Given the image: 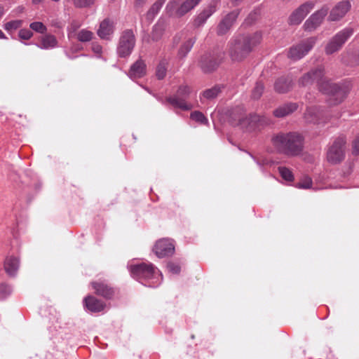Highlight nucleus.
<instances>
[{"mask_svg":"<svg viewBox=\"0 0 359 359\" xmlns=\"http://www.w3.org/2000/svg\"><path fill=\"white\" fill-rule=\"evenodd\" d=\"M324 75V68L323 67L311 70L299 79V85L302 86H309L314 82H316L319 90L330 95V102L334 104L341 102L348 94V88L332 83Z\"/></svg>","mask_w":359,"mask_h":359,"instance_id":"1","label":"nucleus"},{"mask_svg":"<svg viewBox=\"0 0 359 359\" xmlns=\"http://www.w3.org/2000/svg\"><path fill=\"white\" fill-rule=\"evenodd\" d=\"M261 40L262 35L259 32L238 36L230 44L229 54L231 59L234 61L242 60Z\"/></svg>","mask_w":359,"mask_h":359,"instance_id":"2","label":"nucleus"},{"mask_svg":"<svg viewBox=\"0 0 359 359\" xmlns=\"http://www.w3.org/2000/svg\"><path fill=\"white\" fill-rule=\"evenodd\" d=\"M274 147L288 156L299 155L303 149V137L296 133H280L272 138Z\"/></svg>","mask_w":359,"mask_h":359,"instance_id":"3","label":"nucleus"},{"mask_svg":"<svg viewBox=\"0 0 359 359\" xmlns=\"http://www.w3.org/2000/svg\"><path fill=\"white\" fill-rule=\"evenodd\" d=\"M354 29L351 27H345L337 33L327 43L325 50L327 55H331L338 51L346 41L353 35Z\"/></svg>","mask_w":359,"mask_h":359,"instance_id":"4","label":"nucleus"},{"mask_svg":"<svg viewBox=\"0 0 359 359\" xmlns=\"http://www.w3.org/2000/svg\"><path fill=\"white\" fill-rule=\"evenodd\" d=\"M191 93L190 87L187 85H182L179 87L176 94L174 96L167 98V101L175 108H179L184 111L190 110L193 105L187 102V98Z\"/></svg>","mask_w":359,"mask_h":359,"instance_id":"5","label":"nucleus"},{"mask_svg":"<svg viewBox=\"0 0 359 359\" xmlns=\"http://www.w3.org/2000/svg\"><path fill=\"white\" fill-rule=\"evenodd\" d=\"M346 140L343 137L337 138L327 152V159L332 164L340 163L345 157Z\"/></svg>","mask_w":359,"mask_h":359,"instance_id":"6","label":"nucleus"},{"mask_svg":"<svg viewBox=\"0 0 359 359\" xmlns=\"http://www.w3.org/2000/svg\"><path fill=\"white\" fill-rule=\"evenodd\" d=\"M316 4V1H308L301 4L290 15L288 24L298 25L302 23L306 16L314 8Z\"/></svg>","mask_w":359,"mask_h":359,"instance_id":"7","label":"nucleus"},{"mask_svg":"<svg viewBox=\"0 0 359 359\" xmlns=\"http://www.w3.org/2000/svg\"><path fill=\"white\" fill-rule=\"evenodd\" d=\"M316 41V37H310L292 46L290 49L288 57L294 60L302 59L313 48Z\"/></svg>","mask_w":359,"mask_h":359,"instance_id":"8","label":"nucleus"},{"mask_svg":"<svg viewBox=\"0 0 359 359\" xmlns=\"http://www.w3.org/2000/svg\"><path fill=\"white\" fill-rule=\"evenodd\" d=\"M329 9L328 6L325 5L311 14L304 23V29L308 32L315 31L322 24L325 17L327 15Z\"/></svg>","mask_w":359,"mask_h":359,"instance_id":"9","label":"nucleus"},{"mask_svg":"<svg viewBox=\"0 0 359 359\" xmlns=\"http://www.w3.org/2000/svg\"><path fill=\"white\" fill-rule=\"evenodd\" d=\"M156 270L157 269L151 263H141L130 266L131 275L137 280L150 279Z\"/></svg>","mask_w":359,"mask_h":359,"instance_id":"10","label":"nucleus"},{"mask_svg":"<svg viewBox=\"0 0 359 359\" xmlns=\"http://www.w3.org/2000/svg\"><path fill=\"white\" fill-rule=\"evenodd\" d=\"M135 44V35L132 30L125 31L120 38L117 53L120 57L129 55Z\"/></svg>","mask_w":359,"mask_h":359,"instance_id":"11","label":"nucleus"},{"mask_svg":"<svg viewBox=\"0 0 359 359\" xmlns=\"http://www.w3.org/2000/svg\"><path fill=\"white\" fill-rule=\"evenodd\" d=\"M153 251L159 258L171 256L175 252V246L172 240L161 238L155 243Z\"/></svg>","mask_w":359,"mask_h":359,"instance_id":"12","label":"nucleus"},{"mask_svg":"<svg viewBox=\"0 0 359 359\" xmlns=\"http://www.w3.org/2000/svg\"><path fill=\"white\" fill-rule=\"evenodd\" d=\"M351 8V2L344 0L337 3L330 11L328 16L330 21H339L344 18Z\"/></svg>","mask_w":359,"mask_h":359,"instance_id":"13","label":"nucleus"},{"mask_svg":"<svg viewBox=\"0 0 359 359\" xmlns=\"http://www.w3.org/2000/svg\"><path fill=\"white\" fill-rule=\"evenodd\" d=\"M90 284L97 295L110 299L115 294L114 289L104 280L93 281Z\"/></svg>","mask_w":359,"mask_h":359,"instance_id":"14","label":"nucleus"},{"mask_svg":"<svg viewBox=\"0 0 359 359\" xmlns=\"http://www.w3.org/2000/svg\"><path fill=\"white\" fill-rule=\"evenodd\" d=\"M219 0H212V1L201 12L194 20V25L201 27L203 25L207 20L216 11L217 6Z\"/></svg>","mask_w":359,"mask_h":359,"instance_id":"15","label":"nucleus"},{"mask_svg":"<svg viewBox=\"0 0 359 359\" xmlns=\"http://www.w3.org/2000/svg\"><path fill=\"white\" fill-rule=\"evenodd\" d=\"M114 31V23L109 18L104 19L100 24L97 31L98 36L104 40H110Z\"/></svg>","mask_w":359,"mask_h":359,"instance_id":"16","label":"nucleus"},{"mask_svg":"<svg viewBox=\"0 0 359 359\" xmlns=\"http://www.w3.org/2000/svg\"><path fill=\"white\" fill-rule=\"evenodd\" d=\"M238 13V11H233L227 14L218 25L217 34L219 35L226 34L236 21Z\"/></svg>","mask_w":359,"mask_h":359,"instance_id":"17","label":"nucleus"},{"mask_svg":"<svg viewBox=\"0 0 359 359\" xmlns=\"http://www.w3.org/2000/svg\"><path fill=\"white\" fill-rule=\"evenodd\" d=\"M147 73V66L144 60L139 59L131 65L128 72V76L132 79L143 77Z\"/></svg>","mask_w":359,"mask_h":359,"instance_id":"18","label":"nucleus"},{"mask_svg":"<svg viewBox=\"0 0 359 359\" xmlns=\"http://www.w3.org/2000/svg\"><path fill=\"white\" fill-rule=\"evenodd\" d=\"M260 121V117L256 114H250L249 116L239 120L238 125L245 131H252L256 129Z\"/></svg>","mask_w":359,"mask_h":359,"instance_id":"19","label":"nucleus"},{"mask_svg":"<svg viewBox=\"0 0 359 359\" xmlns=\"http://www.w3.org/2000/svg\"><path fill=\"white\" fill-rule=\"evenodd\" d=\"M323 114L324 112L317 107H308L304 114V118L308 122L320 123L324 122Z\"/></svg>","mask_w":359,"mask_h":359,"instance_id":"20","label":"nucleus"},{"mask_svg":"<svg viewBox=\"0 0 359 359\" xmlns=\"http://www.w3.org/2000/svg\"><path fill=\"white\" fill-rule=\"evenodd\" d=\"M84 304L88 310L95 313L102 311L105 307V304L102 301L91 295L84 299Z\"/></svg>","mask_w":359,"mask_h":359,"instance_id":"21","label":"nucleus"},{"mask_svg":"<svg viewBox=\"0 0 359 359\" xmlns=\"http://www.w3.org/2000/svg\"><path fill=\"white\" fill-rule=\"evenodd\" d=\"M4 269L10 276H14L20 266V260L14 256H8L4 261Z\"/></svg>","mask_w":359,"mask_h":359,"instance_id":"22","label":"nucleus"},{"mask_svg":"<svg viewBox=\"0 0 359 359\" xmlns=\"http://www.w3.org/2000/svg\"><path fill=\"white\" fill-rule=\"evenodd\" d=\"M220 61L221 60H218L211 55H205L201 62V69L205 72H210L219 66Z\"/></svg>","mask_w":359,"mask_h":359,"instance_id":"23","label":"nucleus"},{"mask_svg":"<svg viewBox=\"0 0 359 359\" xmlns=\"http://www.w3.org/2000/svg\"><path fill=\"white\" fill-rule=\"evenodd\" d=\"M298 108V105L296 103H286L278 107L273 111V114L276 117L283 118L296 111Z\"/></svg>","mask_w":359,"mask_h":359,"instance_id":"24","label":"nucleus"},{"mask_svg":"<svg viewBox=\"0 0 359 359\" xmlns=\"http://www.w3.org/2000/svg\"><path fill=\"white\" fill-rule=\"evenodd\" d=\"M201 0H186L181 6L176 10L175 15L177 16H182L187 12L195 8Z\"/></svg>","mask_w":359,"mask_h":359,"instance_id":"25","label":"nucleus"},{"mask_svg":"<svg viewBox=\"0 0 359 359\" xmlns=\"http://www.w3.org/2000/svg\"><path fill=\"white\" fill-rule=\"evenodd\" d=\"M292 87V81L288 78L281 77L278 79L275 84V90L279 93L287 92Z\"/></svg>","mask_w":359,"mask_h":359,"instance_id":"26","label":"nucleus"},{"mask_svg":"<svg viewBox=\"0 0 359 359\" xmlns=\"http://www.w3.org/2000/svg\"><path fill=\"white\" fill-rule=\"evenodd\" d=\"M57 46L56 38L53 35H46L41 39V43L37 46L41 49H51Z\"/></svg>","mask_w":359,"mask_h":359,"instance_id":"27","label":"nucleus"},{"mask_svg":"<svg viewBox=\"0 0 359 359\" xmlns=\"http://www.w3.org/2000/svg\"><path fill=\"white\" fill-rule=\"evenodd\" d=\"M23 21L22 20H14L6 22L4 25V29L9 33H12L20 28L22 25Z\"/></svg>","mask_w":359,"mask_h":359,"instance_id":"28","label":"nucleus"},{"mask_svg":"<svg viewBox=\"0 0 359 359\" xmlns=\"http://www.w3.org/2000/svg\"><path fill=\"white\" fill-rule=\"evenodd\" d=\"M195 43V39H189L187 41H185L182 46L180 47L178 55L180 57H185L187 53L191 50L194 44Z\"/></svg>","mask_w":359,"mask_h":359,"instance_id":"29","label":"nucleus"},{"mask_svg":"<svg viewBox=\"0 0 359 359\" xmlns=\"http://www.w3.org/2000/svg\"><path fill=\"white\" fill-rule=\"evenodd\" d=\"M220 92V88L219 86H215L213 88L205 90L203 93L202 96L200 97V99L201 100H202L203 98H205L208 100L214 99L219 95Z\"/></svg>","mask_w":359,"mask_h":359,"instance_id":"30","label":"nucleus"},{"mask_svg":"<svg viewBox=\"0 0 359 359\" xmlns=\"http://www.w3.org/2000/svg\"><path fill=\"white\" fill-rule=\"evenodd\" d=\"M168 63L165 60H161L156 67V76L158 79H163L167 72Z\"/></svg>","mask_w":359,"mask_h":359,"instance_id":"31","label":"nucleus"},{"mask_svg":"<svg viewBox=\"0 0 359 359\" xmlns=\"http://www.w3.org/2000/svg\"><path fill=\"white\" fill-rule=\"evenodd\" d=\"M77 39L81 42H87L93 39V33L88 29H83L77 33Z\"/></svg>","mask_w":359,"mask_h":359,"instance_id":"32","label":"nucleus"},{"mask_svg":"<svg viewBox=\"0 0 359 359\" xmlns=\"http://www.w3.org/2000/svg\"><path fill=\"white\" fill-rule=\"evenodd\" d=\"M278 170L283 180H294V175L290 168L285 166H279Z\"/></svg>","mask_w":359,"mask_h":359,"instance_id":"33","label":"nucleus"},{"mask_svg":"<svg viewBox=\"0 0 359 359\" xmlns=\"http://www.w3.org/2000/svg\"><path fill=\"white\" fill-rule=\"evenodd\" d=\"M165 1V0L156 1L147 12L148 17H154L156 14H157L162 8Z\"/></svg>","mask_w":359,"mask_h":359,"instance_id":"34","label":"nucleus"},{"mask_svg":"<svg viewBox=\"0 0 359 359\" xmlns=\"http://www.w3.org/2000/svg\"><path fill=\"white\" fill-rule=\"evenodd\" d=\"M190 117L192 120H194L195 121L202 124H208V119L203 115V114L198 111L192 112L190 115Z\"/></svg>","mask_w":359,"mask_h":359,"instance_id":"35","label":"nucleus"},{"mask_svg":"<svg viewBox=\"0 0 359 359\" xmlns=\"http://www.w3.org/2000/svg\"><path fill=\"white\" fill-rule=\"evenodd\" d=\"M264 84L261 82H257L255 87L252 90V97L253 99H259L264 92Z\"/></svg>","mask_w":359,"mask_h":359,"instance_id":"36","label":"nucleus"},{"mask_svg":"<svg viewBox=\"0 0 359 359\" xmlns=\"http://www.w3.org/2000/svg\"><path fill=\"white\" fill-rule=\"evenodd\" d=\"M29 27L33 31H34L36 32H38V33H40V34H43L47 30L46 27L42 22H32L29 25Z\"/></svg>","mask_w":359,"mask_h":359,"instance_id":"37","label":"nucleus"},{"mask_svg":"<svg viewBox=\"0 0 359 359\" xmlns=\"http://www.w3.org/2000/svg\"><path fill=\"white\" fill-rule=\"evenodd\" d=\"M163 29L160 25H156L153 27L151 37L154 41H158L163 34Z\"/></svg>","mask_w":359,"mask_h":359,"instance_id":"38","label":"nucleus"},{"mask_svg":"<svg viewBox=\"0 0 359 359\" xmlns=\"http://www.w3.org/2000/svg\"><path fill=\"white\" fill-rule=\"evenodd\" d=\"M74 6L77 8H83L90 6L95 0H72Z\"/></svg>","mask_w":359,"mask_h":359,"instance_id":"39","label":"nucleus"},{"mask_svg":"<svg viewBox=\"0 0 359 359\" xmlns=\"http://www.w3.org/2000/svg\"><path fill=\"white\" fill-rule=\"evenodd\" d=\"M18 36L21 39L28 40L33 36V33L28 29H21L18 32Z\"/></svg>","mask_w":359,"mask_h":359,"instance_id":"40","label":"nucleus"},{"mask_svg":"<svg viewBox=\"0 0 359 359\" xmlns=\"http://www.w3.org/2000/svg\"><path fill=\"white\" fill-rule=\"evenodd\" d=\"M293 185L299 189H309L312 186V181H294Z\"/></svg>","mask_w":359,"mask_h":359,"instance_id":"41","label":"nucleus"},{"mask_svg":"<svg viewBox=\"0 0 359 359\" xmlns=\"http://www.w3.org/2000/svg\"><path fill=\"white\" fill-rule=\"evenodd\" d=\"M11 287L9 285L4 283L0 285V294L2 297H6L9 294H11Z\"/></svg>","mask_w":359,"mask_h":359,"instance_id":"42","label":"nucleus"},{"mask_svg":"<svg viewBox=\"0 0 359 359\" xmlns=\"http://www.w3.org/2000/svg\"><path fill=\"white\" fill-rule=\"evenodd\" d=\"M352 153L355 156L359 155V133L353 141Z\"/></svg>","mask_w":359,"mask_h":359,"instance_id":"43","label":"nucleus"},{"mask_svg":"<svg viewBox=\"0 0 359 359\" xmlns=\"http://www.w3.org/2000/svg\"><path fill=\"white\" fill-rule=\"evenodd\" d=\"M167 267L168 271L172 273L177 274L180 272V266L174 262H169Z\"/></svg>","mask_w":359,"mask_h":359,"instance_id":"44","label":"nucleus"},{"mask_svg":"<svg viewBox=\"0 0 359 359\" xmlns=\"http://www.w3.org/2000/svg\"><path fill=\"white\" fill-rule=\"evenodd\" d=\"M51 25L53 27H55L56 28H62L65 26V22H61L60 20L56 19V20H53L52 22H51Z\"/></svg>","mask_w":359,"mask_h":359,"instance_id":"45","label":"nucleus"},{"mask_svg":"<svg viewBox=\"0 0 359 359\" xmlns=\"http://www.w3.org/2000/svg\"><path fill=\"white\" fill-rule=\"evenodd\" d=\"M177 3V0H171L167 5V9L168 11L172 14V10L174 9L175 5Z\"/></svg>","mask_w":359,"mask_h":359,"instance_id":"46","label":"nucleus"},{"mask_svg":"<svg viewBox=\"0 0 359 359\" xmlns=\"http://www.w3.org/2000/svg\"><path fill=\"white\" fill-rule=\"evenodd\" d=\"M102 46L97 43H93L92 50L94 53L97 54H100L102 53Z\"/></svg>","mask_w":359,"mask_h":359,"instance_id":"47","label":"nucleus"},{"mask_svg":"<svg viewBox=\"0 0 359 359\" xmlns=\"http://www.w3.org/2000/svg\"><path fill=\"white\" fill-rule=\"evenodd\" d=\"M353 63L355 65H358L359 64V51H358V53L354 57V62Z\"/></svg>","mask_w":359,"mask_h":359,"instance_id":"48","label":"nucleus"},{"mask_svg":"<svg viewBox=\"0 0 359 359\" xmlns=\"http://www.w3.org/2000/svg\"><path fill=\"white\" fill-rule=\"evenodd\" d=\"M45 0H32L33 4H39L40 3L43 2Z\"/></svg>","mask_w":359,"mask_h":359,"instance_id":"49","label":"nucleus"},{"mask_svg":"<svg viewBox=\"0 0 359 359\" xmlns=\"http://www.w3.org/2000/svg\"><path fill=\"white\" fill-rule=\"evenodd\" d=\"M4 14V6L0 5V18H1Z\"/></svg>","mask_w":359,"mask_h":359,"instance_id":"50","label":"nucleus"},{"mask_svg":"<svg viewBox=\"0 0 359 359\" xmlns=\"http://www.w3.org/2000/svg\"><path fill=\"white\" fill-rule=\"evenodd\" d=\"M0 39H6L7 37L4 34V33L0 29Z\"/></svg>","mask_w":359,"mask_h":359,"instance_id":"51","label":"nucleus"},{"mask_svg":"<svg viewBox=\"0 0 359 359\" xmlns=\"http://www.w3.org/2000/svg\"><path fill=\"white\" fill-rule=\"evenodd\" d=\"M348 172H347V174H345V175H344V177H348V174L351 172L352 168H351V165H348Z\"/></svg>","mask_w":359,"mask_h":359,"instance_id":"52","label":"nucleus"},{"mask_svg":"<svg viewBox=\"0 0 359 359\" xmlns=\"http://www.w3.org/2000/svg\"><path fill=\"white\" fill-rule=\"evenodd\" d=\"M138 4H142L146 1V0H135Z\"/></svg>","mask_w":359,"mask_h":359,"instance_id":"53","label":"nucleus"},{"mask_svg":"<svg viewBox=\"0 0 359 359\" xmlns=\"http://www.w3.org/2000/svg\"><path fill=\"white\" fill-rule=\"evenodd\" d=\"M305 180H311V179L310 177H309V178H306Z\"/></svg>","mask_w":359,"mask_h":359,"instance_id":"54","label":"nucleus"}]
</instances>
